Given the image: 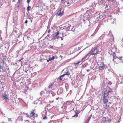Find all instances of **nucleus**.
<instances>
[{
  "mask_svg": "<svg viewBox=\"0 0 123 123\" xmlns=\"http://www.w3.org/2000/svg\"><path fill=\"white\" fill-rule=\"evenodd\" d=\"M58 98H56V100H58Z\"/></svg>",
  "mask_w": 123,
  "mask_h": 123,
  "instance_id": "nucleus-36",
  "label": "nucleus"
},
{
  "mask_svg": "<svg viewBox=\"0 0 123 123\" xmlns=\"http://www.w3.org/2000/svg\"><path fill=\"white\" fill-rule=\"evenodd\" d=\"M22 59H20L19 60V62H20L21 61V60Z\"/></svg>",
  "mask_w": 123,
  "mask_h": 123,
  "instance_id": "nucleus-35",
  "label": "nucleus"
},
{
  "mask_svg": "<svg viewBox=\"0 0 123 123\" xmlns=\"http://www.w3.org/2000/svg\"><path fill=\"white\" fill-rule=\"evenodd\" d=\"M6 69L7 70H8V73H9L10 72V71H9V68H8V67H7V68H6Z\"/></svg>",
  "mask_w": 123,
  "mask_h": 123,
  "instance_id": "nucleus-22",
  "label": "nucleus"
},
{
  "mask_svg": "<svg viewBox=\"0 0 123 123\" xmlns=\"http://www.w3.org/2000/svg\"><path fill=\"white\" fill-rule=\"evenodd\" d=\"M3 97L5 99L7 100L8 99V98L7 97L6 95H5L3 96Z\"/></svg>",
  "mask_w": 123,
  "mask_h": 123,
  "instance_id": "nucleus-15",
  "label": "nucleus"
},
{
  "mask_svg": "<svg viewBox=\"0 0 123 123\" xmlns=\"http://www.w3.org/2000/svg\"><path fill=\"white\" fill-rule=\"evenodd\" d=\"M98 67L99 69L102 71L104 69L105 67V65L104 62H100V64L98 65Z\"/></svg>",
  "mask_w": 123,
  "mask_h": 123,
  "instance_id": "nucleus-6",
  "label": "nucleus"
},
{
  "mask_svg": "<svg viewBox=\"0 0 123 123\" xmlns=\"http://www.w3.org/2000/svg\"><path fill=\"white\" fill-rule=\"evenodd\" d=\"M108 84H109L110 85H111V84H112V83L111 81H109L108 82Z\"/></svg>",
  "mask_w": 123,
  "mask_h": 123,
  "instance_id": "nucleus-23",
  "label": "nucleus"
},
{
  "mask_svg": "<svg viewBox=\"0 0 123 123\" xmlns=\"http://www.w3.org/2000/svg\"><path fill=\"white\" fill-rule=\"evenodd\" d=\"M108 92H107L109 93L110 92H112V89L110 87H108Z\"/></svg>",
  "mask_w": 123,
  "mask_h": 123,
  "instance_id": "nucleus-12",
  "label": "nucleus"
},
{
  "mask_svg": "<svg viewBox=\"0 0 123 123\" xmlns=\"http://www.w3.org/2000/svg\"><path fill=\"white\" fill-rule=\"evenodd\" d=\"M103 122L105 123L106 122V117H103Z\"/></svg>",
  "mask_w": 123,
  "mask_h": 123,
  "instance_id": "nucleus-14",
  "label": "nucleus"
},
{
  "mask_svg": "<svg viewBox=\"0 0 123 123\" xmlns=\"http://www.w3.org/2000/svg\"><path fill=\"white\" fill-rule=\"evenodd\" d=\"M47 117H46V116H45L44 117H43V119H47Z\"/></svg>",
  "mask_w": 123,
  "mask_h": 123,
  "instance_id": "nucleus-25",
  "label": "nucleus"
},
{
  "mask_svg": "<svg viewBox=\"0 0 123 123\" xmlns=\"http://www.w3.org/2000/svg\"><path fill=\"white\" fill-rule=\"evenodd\" d=\"M30 0H27V2L28 3H29V2H30Z\"/></svg>",
  "mask_w": 123,
  "mask_h": 123,
  "instance_id": "nucleus-31",
  "label": "nucleus"
},
{
  "mask_svg": "<svg viewBox=\"0 0 123 123\" xmlns=\"http://www.w3.org/2000/svg\"><path fill=\"white\" fill-rule=\"evenodd\" d=\"M59 34V31H58L56 33H55V34L54 36V37L55 39L56 38L59 39V38L58 36Z\"/></svg>",
  "mask_w": 123,
  "mask_h": 123,
  "instance_id": "nucleus-8",
  "label": "nucleus"
},
{
  "mask_svg": "<svg viewBox=\"0 0 123 123\" xmlns=\"http://www.w3.org/2000/svg\"><path fill=\"white\" fill-rule=\"evenodd\" d=\"M71 25L69 23H67L65 24V25L63 27V28L61 30H62V31L63 32L62 34H64V31L63 30H65V31H69V28L71 26Z\"/></svg>",
  "mask_w": 123,
  "mask_h": 123,
  "instance_id": "nucleus-4",
  "label": "nucleus"
},
{
  "mask_svg": "<svg viewBox=\"0 0 123 123\" xmlns=\"http://www.w3.org/2000/svg\"><path fill=\"white\" fill-rule=\"evenodd\" d=\"M64 36H62V37H63Z\"/></svg>",
  "mask_w": 123,
  "mask_h": 123,
  "instance_id": "nucleus-39",
  "label": "nucleus"
},
{
  "mask_svg": "<svg viewBox=\"0 0 123 123\" xmlns=\"http://www.w3.org/2000/svg\"><path fill=\"white\" fill-rule=\"evenodd\" d=\"M104 102L105 104L107 103L108 101V100L107 99L105 98H103Z\"/></svg>",
  "mask_w": 123,
  "mask_h": 123,
  "instance_id": "nucleus-13",
  "label": "nucleus"
},
{
  "mask_svg": "<svg viewBox=\"0 0 123 123\" xmlns=\"http://www.w3.org/2000/svg\"><path fill=\"white\" fill-rule=\"evenodd\" d=\"M8 121H11L12 120L11 118H8Z\"/></svg>",
  "mask_w": 123,
  "mask_h": 123,
  "instance_id": "nucleus-27",
  "label": "nucleus"
},
{
  "mask_svg": "<svg viewBox=\"0 0 123 123\" xmlns=\"http://www.w3.org/2000/svg\"><path fill=\"white\" fill-rule=\"evenodd\" d=\"M111 52L110 51L109 53L110 54L111 56L113 57L112 59L114 64H118L121 63L122 61V57L120 56V55L118 53H117L116 54L115 52L113 51L111 49Z\"/></svg>",
  "mask_w": 123,
  "mask_h": 123,
  "instance_id": "nucleus-2",
  "label": "nucleus"
},
{
  "mask_svg": "<svg viewBox=\"0 0 123 123\" xmlns=\"http://www.w3.org/2000/svg\"><path fill=\"white\" fill-rule=\"evenodd\" d=\"M63 78V77H61V76L59 78V79L60 80H62Z\"/></svg>",
  "mask_w": 123,
  "mask_h": 123,
  "instance_id": "nucleus-21",
  "label": "nucleus"
},
{
  "mask_svg": "<svg viewBox=\"0 0 123 123\" xmlns=\"http://www.w3.org/2000/svg\"><path fill=\"white\" fill-rule=\"evenodd\" d=\"M109 94L108 93V92H104V96L103 97V98H105L107 97L108 96V95H109Z\"/></svg>",
  "mask_w": 123,
  "mask_h": 123,
  "instance_id": "nucleus-10",
  "label": "nucleus"
},
{
  "mask_svg": "<svg viewBox=\"0 0 123 123\" xmlns=\"http://www.w3.org/2000/svg\"><path fill=\"white\" fill-rule=\"evenodd\" d=\"M121 79L122 80V81H121L120 82V84L122 83H123V78H122Z\"/></svg>",
  "mask_w": 123,
  "mask_h": 123,
  "instance_id": "nucleus-26",
  "label": "nucleus"
},
{
  "mask_svg": "<svg viewBox=\"0 0 123 123\" xmlns=\"http://www.w3.org/2000/svg\"><path fill=\"white\" fill-rule=\"evenodd\" d=\"M35 110V109H34L33 110H32V111H31L30 113V115L27 114H26L27 117L30 118L31 117H33L34 118L38 117V115L34 113V111Z\"/></svg>",
  "mask_w": 123,
  "mask_h": 123,
  "instance_id": "nucleus-5",
  "label": "nucleus"
},
{
  "mask_svg": "<svg viewBox=\"0 0 123 123\" xmlns=\"http://www.w3.org/2000/svg\"><path fill=\"white\" fill-rule=\"evenodd\" d=\"M6 58V56H5L4 55L3 56V57L1 58L0 59V70H1L2 71H4L5 70V69H3V67L4 65L5 61Z\"/></svg>",
  "mask_w": 123,
  "mask_h": 123,
  "instance_id": "nucleus-3",
  "label": "nucleus"
},
{
  "mask_svg": "<svg viewBox=\"0 0 123 123\" xmlns=\"http://www.w3.org/2000/svg\"><path fill=\"white\" fill-rule=\"evenodd\" d=\"M28 22V21H27V20H26L25 21V23L26 24Z\"/></svg>",
  "mask_w": 123,
  "mask_h": 123,
  "instance_id": "nucleus-30",
  "label": "nucleus"
},
{
  "mask_svg": "<svg viewBox=\"0 0 123 123\" xmlns=\"http://www.w3.org/2000/svg\"><path fill=\"white\" fill-rule=\"evenodd\" d=\"M31 7L30 6H28L27 7V10L28 11H29L31 8Z\"/></svg>",
  "mask_w": 123,
  "mask_h": 123,
  "instance_id": "nucleus-17",
  "label": "nucleus"
},
{
  "mask_svg": "<svg viewBox=\"0 0 123 123\" xmlns=\"http://www.w3.org/2000/svg\"><path fill=\"white\" fill-rule=\"evenodd\" d=\"M63 10H62L61 9H60V10L57 13V15L61 16L63 14Z\"/></svg>",
  "mask_w": 123,
  "mask_h": 123,
  "instance_id": "nucleus-7",
  "label": "nucleus"
},
{
  "mask_svg": "<svg viewBox=\"0 0 123 123\" xmlns=\"http://www.w3.org/2000/svg\"><path fill=\"white\" fill-rule=\"evenodd\" d=\"M84 21H85V20L84 19Z\"/></svg>",
  "mask_w": 123,
  "mask_h": 123,
  "instance_id": "nucleus-41",
  "label": "nucleus"
},
{
  "mask_svg": "<svg viewBox=\"0 0 123 123\" xmlns=\"http://www.w3.org/2000/svg\"><path fill=\"white\" fill-rule=\"evenodd\" d=\"M103 0H101V1H100L101 2V3H103Z\"/></svg>",
  "mask_w": 123,
  "mask_h": 123,
  "instance_id": "nucleus-32",
  "label": "nucleus"
},
{
  "mask_svg": "<svg viewBox=\"0 0 123 123\" xmlns=\"http://www.w3.org/2000/svg\"><path fill=\"white\" fill-rule=\"evenodd\" d=\"M60 37L61 38V39L62 40H63V39L62 38V37Z\"/></svg>",
  "mask_w": 123,
  "mask_h": 123,
  "instance_id": "nucleus-34",
  "label": "nucleus"
},
{
  "mask_svg": "<svg viewBox=\"0 0 123 123\" xmlns=\"http://www.w3.org/2000/svg\"><path fill=\"white\" fill-rule=\"evenodd\" d=\"M77 112H76L74 116V117L76 116V117H77L78 116V113L77 111Z\"/></svg>",
  "mask_w": 123,
  "mask_h": 123,
  "instance_id": "nucleus-19",
  "label": "nucleus"
},
{
  "mask_svg": "<svg viewBox=\"0 0 123 123\" xmlns=\"http://www.w3.org/2000/svg\"><path fill=\"white\" fill-rule=\"evenodd\" d=\"M25 121L26 122H27V121H28V122H29V120H25Z\"/></svg>",
  "mask_w": 123,
  "mask_h": 123,
  "instance_id": "nucleus-33",
  "label": "nucleus"
},
{
  "mask_svg": "<svg viewBox=\"0 0 123 123\" xmlns=\"http://www.w3.org/2000/svg\"><path fill=\"white\" fill-rule=\"evenodd\" d=\"M65 74L66 75H69L70 74V73L69 71H67V72H66V73Z\"/></svg>",
  "mask_w": 123,
  "mask_h": 123,
  "instance_id": "nucleus-16",
  "label": "nucleus"
},
{
  "mask_svg": "<svg viewBox=\"0 0 123 123\" xmlns=\"http://www.w3.org/2000/svg\"><path fill=\"white\" fill-rule=\"evenodd\" d=\"M61 0L62 1H63L64 0Z\"/></svg>",
  "mask_w": 123,
  "mask_h": 123,
  "instance_id": "nucleus-37",
  "label": "nucleus"
},
{
  "mask_svg": "<svg viewBox=\"0 0 123 123\" xmlns=\"http://www.w3.org/2000/svg\"><path fill=\"white\" fill-rule=\"evenodd\" d=\"M102 47L100 45L98 44L92 49L85 56L82 58L83 61H84V59H87L91 55H97V54L102 51Z\"/></svg>",
  "mask_w": 123,
  "mask_h": 123,
  "instance_id": "nucleus-1",
  "label": "nucleus"
},
{
  "mask_svg": "<svg viewBox=\"0 0 123 123\" xmlns=\"http://www.w3.org/2000/svg\"><path fill=\"white\" fill-rule=\"evenodd\" d=\"M29 37H27V38H29Z\"/></svg>",
  "mask_w": 123,
  "mask_h": 123,
  "instance_id": "nucleus-40",
  "label": "nucleus"
},
{
  "mask_svg": "<svg viewBox=\"0 0 123 123\" xmlns=\"http://www.w3.org/2000/svg\"><path fill=\"white\" fill-rule=\"evenodd\" d=\"M111 119H109L108 120V121L109 122H111Z\"/></svg>",
  "mask_w": 123,
  "mask_h": 123,
  "instance_id": "nucleus-24",
  "label": "nucleus"
},
{
  "mask_svg": "<svg viewBox=\"0 0 123 123\" xmlns=\"http://www.w3.org/2000/svg\"><path fill=\"white\" fill-rule=\"evenodd\" d=\"M80 61H79V62H78L77 63H74V64L75 65H77L79 63H80Z\"/></svg>",
  "mask_w": 123,
  "mask_h": 123,
  "instance_id": "nucleus-20",
  "label": "nucleus"
},
{
  "mask_svg": "<svg viewBox=\"0 0 123 123\" xmlns=\"http://www.w3.org/2000/svg\"><path fill=\"white\" fill-rule=\"evenodd\" d=\"M4 65H3V69H5V70L4 71H2V70H0V71L1 72H3L6 71V69L7 68V67H8V66L7 65V64L6 63L5 64V66H4Z\"/></svg>",
  "mask_w": 123,
  "mask_h": 123,
  "instance_id": "nucleus-9",
  "label": "nucleus"
},
{
  "mask_svg": "<svg viewBox=\"0 0 123 123\" xmlns=\"http://www.w3.org/2000/svg\"><path fill=\"white\" fill-rule=\"evenodd\" d=\"M54 84V83H53V84H50L49 86L48 87L49 88H51L52 86L53 85V84Z\"/></svg>",
  "mask_w": 123,
  "mask_h": 123,
  "instance_id": "nucleus-18",
  "label": "nucleus"
},
{
  "mask_svg": "<svg viewBox=\"0 0 123 123\" xmlns=\"http://www.w3.org/2000/svg\"><path fill=\"white\" fill-rule=\"evenodd\" d=\"M65 75H66L65 74H63L61 76V77H63V76H64Z\"/></svg>",
  "mask_w": 123,
  "mask_h": 123,
  "instance_id": "nucleus-28",
  "label": "nucleus"
},
{
  "mask_svg": "<svg viewBox=\"0 0 123 123\" xmlns=\"http://www.w3.org/2000/svg\"><path fill=\"white\" fill-rule=\"evenodd\" d=\"M111 1H115V2L116 1V0H111Z\"/></svg>",
  "mask_w": 123,
  "mask_h": 123,
  "instance_id": "nucleus-29",
  "label": "nucleus"
},
{
  "mask_svg": "<svg viewBox=\"0 0 123 123\" xmlns=\"http://www.w3.org/2000/svg\"><path fill=\"white\" fill-rule=\"evenodd\" d=\"M55 56H53L51 58H50L48 60H47V62H49V61H51V60H53L55 59Z\"/></svg>",
  "mask_w": 123,
  "mask_h": 123,
  "instance_id": "nucleus-11",
  "label": "nucleus"
},
{
  "mask_svg": "<svg viewBox=\"0 0 123 123\" xmlns=\"http://www.w3.org/2000/svg\"><path fill=\"white\" fill-rule=\"evenodd\" d=\"M108 1H110V0H108Z\"/></svg>",
  "mask_w": 123,
  "mask_h": 123,
  "instance_id": "nucleus-38",
  "label": "nucleus"
}]
</instances>
